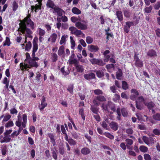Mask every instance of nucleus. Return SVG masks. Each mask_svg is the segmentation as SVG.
<instances>
[{"label":"nucleus","instance_id":"28","mask_svg":"<svg viewBox=\"0 0 160 160\" xmlns=\"http://www.w3.org/2000/svg\"><path fill=\"white\" fill-rule=\"evenodd\" d=\"M64 52V47L63 46H61L59 48L58 52V55L60 56L63 54Z\"/></svg>","mask_w":160,"mask_h":160},{"label":"nucleus","instance_id":"51","mask_svg":"<svg viewBox=\"0 0 160 160\" xmlns=\"http://www.w3.org/2000/svg\"><path fill=\"white\" fill-rule=\"evenodd\" d=\"M91 110L93 113L97 114L98 113V108L94 106H91Z\"/></svg>","mask_w":160,"mask_h":160},{"label":"nucleus","instance_id":"44","mask_svg":"<svg viewBox=\"0 0 160 160\" xmlns=\"http://www.w3.org/2000/svg\"><path fill=\"white\" fill-rule=\"evenodd\" d=\"M153 118L156 120L160 121V114L157 113L154 115L153 116Z\"/></svg>","mask_w":160,"mask_h":160},{"label":"nucleus","instance_id":"9","mask_svg":"<svg viewBox=\"0 0 160 160\" xmlns=\"http://www.w3.org/2000/svg\"><path fill=\"white\" fill-rule=\"evenodd\" d=\"M131 92L132 94L130 96V98L132 100H134L137 96L139 95V93L137 90L134 89H132Z\"/></svg>","mask_w":160,"mask_h":160},{"label":"nucleus","instance_id":"57","mask_svg":"<svg viewBox=\"0 0 160 160\" xmlns=\"http://www.w3.org/2000/svg\"><path fill=\"white\" fill-rule=\"evenodd\" d=\"M124 15L126 18H129L130 16V13L128 10H125L124 12Z\"/></svg>","mask_w":160,"mask_h":160},{"label":"nucleus","instance_id":"37","mask_svg":"<svg viewBox=\"0 0 160 160\" xmlns=\"http://www.w3.org/2000/svg\"><path fill=\"white\" fill-rule=\"evenodd\" d=\"M93 38L90 36H88L86 37V41L88 44H91L93 42Z\"/></svg>","mask_w":160,"mask_h":160},{"label":"nucleus","instance_id":"2","mask_svg":"<svg viewBox=\"0 0 160 160\" xmlns=\"http://www.w3.org/2000/svg\"><path fill=\"white\" fill-rule=\"evenodd\" d=\"M29 63L30 67L27 64H25L24 65L22 63L20 64V67L22 70H24V69L26 70L27 68H30L31 67H34L35 68H37L38 65L37 62L32 59H31L29 61Z\"/></svg>","mask_w":160,"mask_h":160},{"label":"nucleus","instance_id":"21","mask_svg":"<svg viewBox=\"0 0 160 160\" xmlns=\"http://www.w3.org/2000/svg\"><path fill=\"white\" fill-rule=\"evenodd\" d=\"M48 136L50 139L51 142L52 143L53 146H55L56 145V142L53 134L52 133H49L48 134Z\"/></svg>","mask_w":160,"mask_h":160},{"label":"nucleus","instance_id":"27","mask_svg":"<svg viewBox=\"0 0 160 160\" xmlns=\"http://www.w3.org/2000/svg\"><path fill=\"white\" fill-rule=\"evenodd\" d=\"M152 9V6H150L149 7H146L143 10L144 12L146 13H150Z\"/></svg>","mask_w":160,"mask_h":160},{"label":"nucleus","instance_id":"46","mask_svg":"<svg viewBox=\"0 0 160 160\" xmlns=\"http://www.w3.org/2000/svg\"><path fill=\"white\" fill-rule=\"evenodd\" d=\"M116 112L118 114V116L117 117V118L118 120H120L121 119V112H120L119 108H117L116 110Z\"/></svg>","mask_w":160,"mask_h":160},{"label":"nucleus","instance_id":"18","mask_svg":"<svg viewBox=\"0 0 160 160\" xmlns=\"http://www.w3.org/2000/svg\"><path fill=\"white\" fill-rule=\"evenodd\" d=\"M90 152V149L86 147L83 148L81 150V153L84 155L88 154Z\"/></svg>","mask_w":160,"mask_h":160},{"label":"nucleus","instance_id":"39","mask_svg":"<svg viewBox=\"0 0 160 160\" xmlns=\"http://www.w3.org/2000/svg\"><path fill=\"white\" fill-rule=\"evenodd\" d=\"M140 151L143 152H145L148 151V148L144 146H141L139 148Z\"/></svg>","mask_w":160,"mask_h":160},{"label":"nucleus","instance_id":"22","mask_svg":"<svg viewBox=\"0 0 160 160\" xmlns=\"http://www.w3.org/2000/svg\"><path fill=\"white\" fill-rule=\"evenodd\" d=\"M38 49V45L37 42L33 40V50L32 54L34 56V53L37 51Z\"/></svg>","mask_w":160,"mask_h":160},{"label":"nucleus","instance_id":"3","mask_svg":"<svg viewBox=\"0 0 160 160\" xmlns=\"http://www.w3.org/2000/svg\"><path fill=\"white\" fill-rule=\"evenodd\" d=\"M87 23L88 22L87 21L82 20L81 22H77L75 23V26L79 29L85 30L88 28Z\"/></svg>","mask_w":160,"mask_h":160},{"label":"nucleus","instance_id":"12","mask_svg":"<svg viewBox=\"0 0 160 160\" xmlns=\"http://www.w3.org/2000/svg\"><path fill=\"white\" fill-rule=\"evenodd\" d=\"M109 126L110 128L114 131L117 130L118 128V123L114 121H112L109 123Z\"/></svg>","mask_w":160,"mask_h":160},{"label":"nucleus","instance_id":"54","mask_svg":"<svg viewBox=\"0 0 160 160\" xmlns=\"http://www.w3.org/2000/svg\"><path fill=\"white\" fill-rule=\"evenodd\" d=\"M136 107L139 110H142L143 108L142 106L138 103V101H136Z\"/></svg>","mask_w":160,"mask_h":160},{"label":"nucleus","instance_id":"31","mask_svg":"<svg viewBox=\"0 0 160 160\" xmlns=\"http://www.w3.org/2000/svg\"><path fill=\"white\" fill-rule=\"evenodd\" d=\"M68 62L69 63V64H74V65L75 66L79 62L76 59H70L68 61Z\"/></svg>","mask_w":160,"mask_h":160},{"label":"nucleus","instance_id":"49","mask_svg":"<svg viewBox=\"0 0 160 160\" xmlns=\"http://www.w3.org/2000/svg\"><path fill=\"white\" fill-rule=\"evenodd\" d=\"M13 122L11 121H9L5 124V126L7 128H9L13 126Z\"/></svg>","mask_w":160,"mask_h":160},{"label":"nucleus","instance_id":"23","mask_svg":"<svg viewBox=\"0 0 160 160\" xmlns=\"http://www.w3.org/2000/svg\"><path fill=\"white\" fill-rule=\"evenodd\" d=\"M133 141L129 138H127L125 141L126 142V146L128 149H130L129 146L132 145L133 143Z\"/></svg>","mask_w":160,"mask_h":160},{"label":"nucleus","instance_id":"32","mask_svg":"<svg viewBox=\"0 0 160 160\" xmlns=\"http://www.w3.org/2000/svg\"><path fill=\"white\" fill-rule=\"evenodd\" d=\"M122 73L121 70L119 69L118 71L117 72L116 76V78L120 80V77L122 76Z\"/></svg>","mask_w":160,"mask_h":160},{"label":"nucleus","instance_id":"40","mask_svg":"<svg viewBox=\"0 0 160 160\" xmlns=\"http://www.w3.org/2000/svg\"><path fill=\"white\" fill-rule=\"evenodd\" d=\"M103 134L107 138L111 139H112L114 138V136L112 135L111 133L109 132H105Z\"/></svg>","mask_w":160,"mask_h":160},{"label":"nucleus","instance_id":"5","mask_svg":"<svg viewBox=\"0 0 160 160\" xmlns=\"http://www.w3.org/2000/svg\"><path fill=\"white\" fill-rule=\"evenodd\" d=\"M92 64H97L98 65L102 66L105 64V63L101 59L93 58L89 60Z\"/></svg>","mask_w":160,"mask_h":160},{"label":"nucleus","instance_id":"43","mask_svg":"<svg viewBox=\"0 0 160 160\" xmlns=\"http://www.w3.org/2000/svg\"><path fill=\"white\" fill-rule=\"evenodd\" d=\"M122 88L124 90H127L128 88V86L127 82L124 81H122Z\"/></svg>","mask_w":160,"mask_h":160},{"label":"nucleus","instance_id":"24","mask_svg":"<svg viewBox=\"0 0 160 160\" xmlns=\"http://www.w3.org/2000/svg\"><path fill=\"white\" fill-rule=\"evenodd\" d=\"M41 4H39V5L36 4L35 6H31L32 11L33 12V10L34 9V11L35 12H37V10L41 9Z\"/></svg>","mask_w":160,"mask_h":160},{"label":"nucleus","instance_id":"50","mask_svg":"<svg viewBox=\"0 0 160 160\" xmlns=\"http://www.w3.org/2000/svg\"><path fill=\"white\" fill-rule=\"evenodd\" d=\"M93 92L95 95H102L103 92L102 90L100 89H96L93 91Z\"/></svg>","mask_w":160,"mask_h":160},{"label":"nucleus","instance_id":"60","mask_svg":"<svg viewBox=\"0 0 160 160\" xmlns=\"http://www.w3.org/2000/svg\"><path fill=\"white\" fill-rule=\"evenodd\" d=\"M160 8V2L158 1L155 4L154 8L156 10Z\"/></svg>","mask_w":160,"mask_h":160},{"label":"nucleus","instance_id":"35","mask_svg":"<svg viewBox=\"0 0 160 160\" xmlns=\"http://www.w3.org/2000/svg\"><path fill=\"white\" fill-rule=\"evenodd\" d=\"M96 73L97 77L98 78H102L104 76V74L101 70H98L96 72Z\"/></svg>","mask_w":160,"mask_h":160},{"label":"nucleus","instance_id":"14","mask_svg":"<svg viewBox=\"0 0 160 160\" xmlns=\"http://www.w3.org/2000/svg\"><path fill=\"white\" fill-rule=\"evenodd\" d=\"M53 10V13L55 12L57 13L58 16H61L62 15V12L63 11L61 9L58 7L56 6L54 8Z\"/></svg>","mask_w":160,"mask_h":160},{"label":"nucleus","instance_id":"16","mask_svg":"<svg viewBox=\"0 0 160 160\" xmlns=\"http://www.w3.org/2000/svg\"><path fill=\"white\" fill-rule=\"evenodd\" d=\"M75 66L78 72L82 73L84 71V68L83 66L80 65L79 62Z\"/></svg>","mask_w":160,"mask_h":160},{"label":"nucleus","instance_id":"38","mask_svg":"<svg viewBox=\"0 0 160 160\" xmlns=\"http://www.w3.org/2000/svg\"><path fill=\"white\" fill-rule=\"evenodd\" d=\"M70 39L71 41V47L72 49H73L75 46V41L73 40V38L71 36L70 37Z\"/></svg>","mask_w":160,"mask_h":160},{"label":"nucleus","instance_id":"20","mask_svg":"<svg viewBox=\"0 0 160 160\" xmlns=\"http://www.w3.org/2000/svg\"><path fill=\"white\" fill-rule=\"evenodd\" d=\"M47 6L48 8H51L53 9L56 7L53 2L51 0H48L47 3Z\"/></svg>","mask_w":160,"mask_h":160},{"label":"nucleus","instance_id":"10","mask_svg":"<svg viewBox=\"0 0 160 160\" xmlns=\"http://www.w3.org/2000/svg\"><path fill=\"white\" fill-rule=\"evenodd\" d=\"M119 110L120 112L123 117H127L128 116V111L127 108L124 107L121 108H119Z\"/></svg>","mask_w":160,"mask_h":160},{"label":"nucleus","instance_id":"8","mask_svg":"<svg viewBox=\"0 0 160 160\" xmlns=\"http://www.w3.org/2000/svg\"><path fill=\"white\" fill-rule=\"evenodd\" d=\"M41 103L38 106L39 109L41 111L43 110L47 106V103L46 102V99L44 97H42L41 102Z\"/></svg>","mask_w":160,"mask_h":160},{"label":"nucleus","instance_id":"11","mask_svg":"<svg viewBox=\"0 0 160 160\" xmlns=\"http://www.w3.org/2000/svg\"><path fill=\"white\" fill-rule=\"evenodd\" d=\"M134 60L135 61V65L136 66L139 67H141L143 66V64L142 61L140 60L137 56H135Z\"/></svg>","mask_w":160,"mask_h":160},{"label":"nucleus","instance_id":"63","mask_svg":"<svg viewBox=\"0 0 160 160\" xmlns=\"http://www.w3.org/2000/svg\"><path fill=\"white\" fill-rule=\"evenodd\" d=\"M144 99L143 97L140 96L138 97L137 100H136V101H138V103H140L143 102L144 101Z\"/></svg>","mask_w":160,"mask_h":160},{"label":"nucleus","instance_id":"17","mask_svg":"<svg viewBox=\"0 0 160 160\" xmlns=\"http://www.w3.org/2000/svg\"><path fill=\"white\" fill-rule=\"evenodd\" d=\"M147 55L151 57H155L157 56L156 52L152 49H151L149 50L147 52Z\"/></svg>","mask_w":160,"mask_h":160},{"label":"nucleus","instance_id":"53","mask_svg":"<svg viewBox=\"0 0 160 160\" xmlns=\"http://www.w3.org/2000/svg\"><path fill=\"white\" fill-rule=\"evenodd\" d=\"M126 133L128 135L132 134L133 131L132 128H128L126 129Z\"/></svg>","mask_w":160,"mask_h":160},{"label":"nucleus","instance_id":"26","mask_svg":"<svg viewBox=\"0 0 160 160\" xmlns=\"http://www.w3.org/2000/svg\"><path fill=\"white\" fill-rule=\"evenodd\" d=\"M108 105L109 108H110L111 110L113 112H115L116 109L115 108V105L112 102L110 101L108 102Z\"/></svg>","mask_w":160,"mask_h":160},{"label":"nucleus","instance_id":"15","mask_svg":"<svg viewBox=\"0 0 160 160\" xmlns=\"http://www.w3.org/2000/svg\"><path fill=\"white\" fill-rule=\"evenodd\" d=\"M88 50L92 52H96L99 50L98 46L94 45H90L88 46Z\"/></svg>","mask_w":160,"mask_h":160},{"label":"nucleus","instance_id":"58","mask_svg":"<svg viewBox=\"0 0 160 160\" xmlns=\"http://www.w3.org/2000/svg\"><path fill=\"white\" fill-rule=\"evenodd\" d=\"M11 116L9 114H7L4 117L3 121L7 122L11 118Z\"/></svg>","mask_w":160,"mask_h":160},{"label":"nucleus","instance_id":"25","mask_svg":"<svg viewBox=\"0 0 160 160\" xmlns=\"http://www.w3.org/2000/svg\"><path fill=\"white\" fill-rule=\"evenodd\" d=\"M11 139V138L9 137V136H5L3 138V139L1 140L0 142L1 143L9 142L10 141Z\"/></svg>","mask_w":160,"mask_h":160},{"label":"nucleus","instance_id":"7","mask_svg":"<svg viewBox=\"0 0 160 160\" xmlns=\"http://www.w3.org/2000/svg\"><path fill=\"white\" fill-rule=\"evenodd\" d=\"M38 33L39 35V39L40 42H42V40L43 39V36L45 34V31L40 28H38L37 29Z\"/></svg>","mask_w":160,"mask_h":160},{"label":"nucleus","instance_id":"1","mask_svg":"<svg viewBox=\"0 0 160 160\" xmlns=\"http://www.w3.org/2000/svg\"><path fill=\"white\" fill-rule=\"evenodd\" d=\"M30 15L29 14L23 20H21V22L19 23V28L17 30L19 34L21 35L22 34H23L25 36V43L27 42V38H32V32L30 29L27 28L30 27L32 29L34 28V23L30 18Z\"/></svg>","mask_w":160,"mask_h":160},{"label":"nucleus","instance_id":"4","mask_svg":"<svg viewBox=\"0 0 160 160\" xmlns=\"http://www.w3.org/2000/svg\"><path fill=\"white\" fill-rule=\"evenodd\" d=\"M106 101L105 97L102 95L97 96L93 100V102L95 105L99 106L100 104L99 102H104Z\"/></svg>","mask_w":160,"mask_h":160},{"label":"nucleus","instance_id":"13","mask_svg":"<svg viewBox=\"0 0 160 160\" xmlns=\"http://www.w3.org/2000/svg\"><path fill=\"white\" fill-rule=\"evenodd\" d=\"M83 76L85 79L88 80L94 79L95 78V74L93 73H90L88 74H85Z\"/></svg>","mask_w":160,"mask_h":160},{"label":"nucleus","instance_id":"56","mask_svg":"<svg viewBox=\"0 0 160 160\" xmlns=\"http://www.w3.org/2000/svg\"><path fill=\"white\" fill-rule=\"evenodd\" d=\"M153 133L155 135H160V130L157 129H154L152 131Z\"/></svg>","mask_w":160,"mask_h":160},{"label":"nucleus","instance_id":"36","mask_svg":"<svg viewBox=\"0 0 160 160\" xmlns=\"http://www.w3.org/2000/svg\"><path fill=\"white\" fill-rule=\"evenodd\" d=\"M51 39V41L52 42H55L57 38V35L56 34L53 33L50 36Z\"/></svg>","mask_w":160,"mask_h":160},{"label":"nucleus","instance_id":"48","mask_svg":"<svg viewBox=\"0 0 160 160\" xmlns=\"http://www.w3.org/2000/svg\"><path fill=\"white\" fill-rule=\"evenodd\" d=\"M149 138H148L145 136H143L142 137V140L143 142L147 145L150 144V142H149Z\"/></svg>","mask_w":160,"mask_h":160},{"label":"nucleus","instance_id":"55","mask_svg":"<svg viewBox=\"0 0 160 160\" xmlns=\"http://www.w3.org/2000/svg\"><path fill=\"white\" fill-rule=\"evenodd\" d=\"M143 156L145 160H151L152 159L151 157L148 154H144Z\"/></svg>","mask_w":160,"mask_h":160},{"label":"nucleus","instance_id":"64","mask_svg":"<svg viewBox=\"0 0 160 160\" xmlns=\"http://www.w3.org/2000/svg\"><path fill=\"white\" fill-rule=\"evenodd\" d=\"M108 104H105L104 103H103L102 105V109L105 111L108 110Z\"/></svg>","mask_w":160,"mask_h":160},{"label":"nucleus","instance_id":"29","mask_svg":"<svg viewBox=\"0 0 160 160\" xmlns=\"http://www.w3.org/2000/svg\"><path fill=\"white\" fill-rule=\"evenodd\" d=\"M72 12L75 14L78 15L81 13V11L78 8L76 7H74L72 9Z\"/></svg>","mask_w":160,"mask_h":160},{"label":"nucleus","instance_id":"42","mask_svg":"<svg viewBox=\"0 0 160 160\" xmlns=\"http://www.w3.org/2000/svg\"><path fill=\"white\" fill-rule=\"evenodd\" d=\"M10 41L9 38L8 37H6L5 41L3 45V46H5L6 45L8 46H9L10 45Z\"/></svg>","mask_w":160,"mask_h":160},{"label":"nucleus","instance_id":"62","mask_svg":"<svg viewBox=\"0 0 160 160\" xmlns=\"http://www.w3.org/2000/svg\"><path fill=\"white\" fill-rule=\"evenodd\" d=\"M79 43L81 44L83 47H85L86 46L87 44L85 42L84 40L83 39H81L79 40Z\"/></svg>","mask_w":160,"mask_h":160},{"label":"nucleus","instance_id":"41","mask_svg":"<svg viewBox=\"0 0 160 160\" xmlns=\"http://www.w3.org/2000/svg\"><path fill=\"white\" fill-rule=\"evenodd\" d=\"M68 36L67 35H63L61 38V40L60 42V44L62 45L63 43H65L66 42V39L67 38Z\"/></svg>","mask_w":160,"mask_h":160},{"label":"nucleus","instance_id":"19","mask_svg":"<svg viewBox=\"0 0 160 160\" xmlns=\"http://www.w3.org/2000/svg\"><path fill=\"white\" fill-rule=\"evenodd\" d=\"M116 15L118 20L121 22L123 20V15L122 12L120 11H118L116 12Z\"/></svg>","mask_w":160,"mask_h":160},{"label":"nucleus","instance_id":"61","mask_svg":"<svg viewBox=\"0 0 160 160\" xmlns=\"http://www.w3.org/2000/svg\"><path fill=\"white\" fill-rule=\"evenodd\" d=\"M79 113L80 114L82 118L83 119V120H85V117L83 113V109H81L79 110Z\"/></svg>","mask_w":160,"mask_h":160},{"label":"nucleus","instance_id":"45","mask_svg":"<svg viewBox=\"0 0 160 160\" xmlns=\"http://www.w3.org/2000/svg\"><path fill=\"white\" fill-rule=\"evenodd\" d=\"M71 134L72 137L75 139H78L79 137L78 134L75 131L72 132H71Z\"/></svg>","mask_w":160,"mask_h":160},{"label":"nucleus","instance_id":"33","mask_svg":"<svg viewBox=\"0 0 160 160\" xmlns=\"http://www.w3.org/2000/svg\"><path fill=\"white\" fill-rule=\"evenodd\" d=\"M32 47V43L31 42L29 41L26 44L25 50L27 51L30 50Z\"/></svg>","mask_w":160,"mask_h":160},{"label":"nucleus","instance_id":"6","mask_svg":"<svg viewBox=\"0 0 160 160\" xmlns=\"http://www.w3.org/2000/svg\"><path fill=\"white\" fill-rule=\"evenodd\" d=\"M69 30L71 31L72 34H74L77 36L81 35L82 34V31L80 30H78L76 28L74 27H70Z\"/></svg>","mask_w":160,"mask_h":160},{"label":"nucleus","instance_id":"52","mask_svg":"<svg viewBox=\"0 0 160 160\" xmlns=\"http://www.w3.org/2000/svg\"><path fill=\"white\" fill-rule=\"evenodd\" d=\"M12 9L13 11H16L18 8V5L17 3L15 1H14L12 4Z\"/></svg>","mask_w":160,"mask_h":160},{"label":"nucleus","instance_id":"30","mask_svg":"<svg viewBox=\"0 0 160 160\" xmlns=\"http://www.w3.org/2000/svg\"><path fill=\"white\" fill-rule=\"evenodd\" d=\"M145 104L146 106L148 109H152L154 106V104L152 102H151L147 103H145Z\"/></svg>","mask_w":160,"mask_h":160},{"label":"nucleus","instance_id":"34","mask_svg":"<svg viewBox=\"0 0 160 160\" xmlns=\"http://www.w3.org/2000/svg\"><path fill=\"white\" fill-rule=\"evenodd\" d=\"M51 58L53 62H56L58 60V56L55 53H52L51 54Z\"/></svg>","mask_w":160,"mask_h":160},{"label":"nucleus","instance_id":"47","mask_svg":"<svg viewBox=\"0 0 160 160\" xmlns=\"http://www.w3.org/2000/svg\"><path fill=\"white\" fill-rule=\"evenodd\" d=\"M68 142L71 145H74L76 144V142L72 138L69 139Z\"/></svg>","mask_w":160,"mask_h":160},{"label":"nucleus","instance_id":"59","mask_svg":"<svg viewBox=\"0 0 160 160\" xmlns=\"http://www.w3.org/2000/svg\"><path fill=\"white\" fill-rule=\"evenodd\" d=\"M15 124L18 127H21L22 123L21 120L19 118V116H18V120L16 121Z\"/></svg>","mask_w":160,"mask_h":160}]
</instances>
